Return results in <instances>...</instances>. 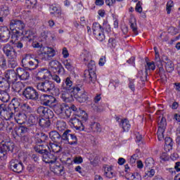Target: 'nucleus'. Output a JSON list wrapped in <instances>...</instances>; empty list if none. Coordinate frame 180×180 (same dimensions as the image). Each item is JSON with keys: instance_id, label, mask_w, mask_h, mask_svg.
Returning a JSON list of instances; mask_svg holds the SVG:
<instances>
[{"instance_id": "3", "label": "nucleus", "mask_w": 180, "mask_h": 180, "mask_svg": "<svg viewBox=\"0 0 180 180\" xmlns=\"http://www.w3.org/2000/svg\"><path fill=\"white\" fill-rule=\"evenodd\" d=\"M47 59V56L44 55L43 53H39V58H32L30 56H26L22 60V67L27 68V70H30V71H33V70H36L37 67H39V63H41V61H46Z\"/></svg>"}, {"instance_id": "5", "label": "nucleus", "mask_w": 180, "mask_h": 180, "mask_svg": "<svg viewBox=\"0 0 180 180\" xmlns=\"http://www.w3.org/2000/svg\"><path fill=\"white\" fill-rule=\"evenodd\" d=\"M34 150L38 154L42 155V160L46 164H54L57 161V156H55L53 153H49L44 145H36Z\"/></svg>"}, {"instance_id": "14", "label": "nucleus", "mask_w": 180, "mask_h": 180, "mask_svg": "<svg viewBox=\"0 0 180 180\" xmlns=\"http://www.w3.org/2000/svg\"><path fill=\"white\" fill-rule=\"evenodd\" d=\"M41 103L44 105V106H49L50 108H53L54 106V103H56L57 99L54 98V96L51 95L43 94L40 96Z\"/></svg>"}, {"instance_id": "12", "label": "nucleus", "mask_w": 180, "mask_h": 180, "mask_svg": "<svg viewBox=\"0 0 180 180\" xmlns=\"http://www.w3.org/2000/svg\"><path fill=\"white\" fill-rule=\"evenodd\" d=\"M13 153V143L6 142L0 146V158L1 160L8 159V153Z\"/></svg>"}, {"instance_id": "53", "label": "nucleus", "mask_w": 180, "mask_h": 180, "mask_svg": "<svg viewBox=\"0 0 180 180\" xmlns=\"http://www.w3.org/2000/svg\"><path fill=\"white\" fill-rule=\"evenodd\" d=\"M46 109H47V108H46V107L39 106L37 109V113H38V115H39V116H41L42 117H44V115L46 113Z\"/></svg>"}, {"instance_id": "39", "label": "nucleus", "mask_w": 180, "mask_h": 180, "mask_svg": "<svg viewBox=\"0 0 180 180\" xmlns=\"http://www.w3.org/2000/svg\"><path fill=\"white\" fill-rule=\"evenodd\" d=\"M129 23L132 32L134 33L136 36H137V34H139V32L137 31V24L136 23V18H131L129 20Z\"/></svg>"}, {"instance_id": "57", "label": "nucleus", "mask_w": 180, "mask_h": 180, "mask_svg": "<svg viewBox=\"0 0 180 180\" xmlns=\"http://www.w3.org/2000/svg\"><path fill=\"white\" fill-rule=\"evenodd\" d=\"M173 7H174V1H172V0H169V1H167L166 5V11H167V15H169V13H171V8H173Z\"/></svg>"}, {"instance_id": "49", "label": "nucleus", "mask_w": 180, "mask_h": 180, "mask_svg": "<svg viewBox=\"0 0 180 180\" xmlns=\"http://www.w3.org/2000/svg\"><path fill=\"white\" fill-rule=\"evenodd\" d=\"M0 67L1 68H6V57L4 54L0 53Z\"/></svg>"}, {"instance_id": "41", "label": "nucleus", "mask_w": 180, "mask_h": 180, "mask_svg": "<svg viewBox=\"0 0 180 180\" xmlns=\"http://www.w3.org/2000/svg\"><path fill=\"white\" fill-rule=\"evenodd\" d=\"M45 56L48 60H50V58H53V57L56 56V51L53 48L48 47L46 54H45Z\"/></svg>"}, {"instance_id": "46", "label": "nucleus", "mask_w": 180, "mask_h": 180, "mask_svg": "<svg viewBox=\"0 0 180 180\" xmlns=\"http://www.w3.org/2000/svg\"><path fill=\"white\" fill-rule=\"evenodd\" d=\"M9 15V8L8 7H3L0 8V16L1 18H6Z\"/></svg>"}, {"instance_id": "17", "label": "nucleus", "mask_w": 180, "mask_h": 180, "mask_svg": "<svg viewBox=\"0 0 180 180\" xmlns=\"http://www.w3.org/2000/svg\"><path fill=\"white\" fill-rule=\"evenodd\" d=\"M4 77L10 85L18 81V73L13 70H6L4 72Z\"/></svg>"}, {"instance_id": "2", "label": "nucleus", "mask_w": 180, "mask_h": 180, "mask_svg": "<svg viewBox=\"0 0 180 180\" xmlns=\"http://www.w3.org/2000/svg\"><path fill=\"white\" fill-rule=\"evenodd\" d=\"M88 120V114L82 110L77 111L75 116H72L69 120V124L76 130H84V123Z\"/></svg>"}, {"instance_id": "58", "label": "nucleus", "mask_w": 180, "mask_h": 180, "mask_svg": "<svg viewBox=\"0 0 180 180\" xmlns=\"http://www.w3.org/2000/svg\"><path fill=\"white\" fill-rule=\"evenodd\" d=\"M165 131V129H158V139L159 141H161L164 140V133Z\"/></svg>"}, {"instance_id": "33", "label": "nucleus", "mask_w": 180, "mask_h": 180, "mask_svg": "<svg viewBox=\"0 0 180 180\" xmlns=\"http://www.w3.org/2000/svg\"><path fill=\"white\" fill-rule=\"evenodd\" d=\"M104 176H106V178H109V179H112V178H115V176H116V173L113 172L111 167H109L105 168Z\"/></svg>"}, {"instance_id": "43", "label": "nucleus", "mask_w": 180, "mask_h": 180, "mask_svg": "<svg viewBox=\"0 0 180 180\" xmlns=\"http://www.w3.org/2000/svg\"><path fill=\"white\" fill-rule=\"evenodd\" d=\"M110 33L112 32V29L110 28V25L108 24V22H103V26H101V33Z\"/></svg>"}, {"instance_id": "44", "label": "nucleus", "mask_w": 180, "mask_h": 180, "mask_svg": "<svg viewBox=\"0 0 180 180\" xmlns=\"http://www.w3.org/2000/svg\"><path fill=\"white\" fill-rule=\"evenodd\" d=\"M92 30L94 34H95V33H98L102 30V25H101V24L98 22H94L93 23Z\"/></svg>"}, {"instance_id": "55", "label": "nucleus", "mask_w": 180, "mask_h": 180, "mask_svg": "<svg viewBox=\"0 0 180 180\" xmlns=\"http://www.w3.org/2000/svg\"><path fill=\"white\" fill-rule=\"evenodd\" d=\"M94 35L98 41H103V40H105V32H95Z\"/></svg>"}, {"instance_id": "35", "label": "nucleus", "mask_w": 180, "mask_h": 180, "mask_svg": "<svg viewBox=\"0 0 180 180\" xmlns=\"http://www.w3.org/2000/svg\"><path fill=\"white\" fill-rule=\"evenodd\" d=\"M56 129L58 131H65V129H67V124L64 121L59 120L56 122Z\"/></svg>"}, {"instance_id": "11", "label": "nucleus", "mask_w": 180, "mask_h": 180, "mask_svg": "<svg viewBox=\"0 0 180 180\" xmlns=\"http://www.w3.org/2000/svg\"><path fill=\"white\" fill-rule=\"evenodd\" d=\"M63 141H66L70 146H74V144H78V138L75 134H72V131L70 129H66L63 134Z\"/></svg>"}, {"instance_id": "62", "label": "nucleus", "mask_w": 180, "mask_h": 180, "mask_svg": "<svg viewBox=\"0 0 180 180\" xmlns=\"http://www.w3.org/2000/svg\"><path fill=\"white\" fill-rule=\"evenodd\" d=\"M160 162H165L169 160V156L166 153H162L160 157Z\"/></svg>"}, {"instance_id": "10", "label": "nucleus", "mask_w": 180, "mask_h": 180, "mask_svg": "<svg viewBox=\"0 0 180 180\" xmlns=\"http://www.w3.org/2000/svg\"><path fill=\"white\" fill-rule=\"evenodd\" d=\"M75 98L79 102L84 103L88 101V94L82 88V86L78 85L75 90Z\"/></svg>"}, {"instance_id": "34", "label": "nucleus", "mask_w": 180, "mask_h": 180, "mask_svg": "<svg viewBox=\"0 0 180 180\" xmlns=\"http://www.w3.org/2000/svg\"><path fill=\"white\" fill-rule=\"evenodd\" d=\"M81 58L83 60L84 64H88L91 60V53H89L88 51H84L81 55Z\"/></svg>"}, {"instance_id": "15", "label": "nucleus", "mask_w": 180, "mask_h": 180, "mask_svg": "<svg viewBox=\"0 0 180 180\" xmlns=\"http://www.w3.org/2000/svg\"><path fill=\"white\" fill-rule=\"evenodd\" d=\"M37 89L41 91L42 92H51L54 89V83L51 81L45 80L44 82L37 84Z\"/></svg>"}, {"instance_id": "24", "label": "nucleus", "mask_w": 180, "mask_h": 180, "mask_svg": "<svg viewBox=\"0 0 180 180\" xmlns=\"http://www.w3.org/2000/svg\"><path fill=\"white\" fill-rule=\"evenodd\" d=\"M51 77V72L48 70H44L38 72L37 75V79H50Z\"/></svg>"}, {"instance_id": "4", "label": "nucleus", "mask_w": 180, "mask_h": 180, "mask_svg": "<svg viewBox=\"0 0 180 180\" xmlns=\"http://www.w3.org/2000/svg\"><path fill=\"white\" fill-rule=\"evenodd\" d=\"M2 50L8 60V67H10V68H15V67H18V62L16 61L18 52H16L15 48L9 44H6L3 46Z\"/></svg>"}, {"instance_id": "1", "label": "nucleus", "mask_w": 180, "mask_h": 180, "mask_svg": "<svg viewBox=\"0 0 180 180\" xmlns=\"http://www.w3.org/2000/svg\"><path fill=\"white\" fill-rule=\"evenodd\" d=\"M20 102L13 98L8 105L5 103L0 104V117L4 120H14L18 124H23L27 119L26 114L20 112Z\"/></svg>"}, {"instance_id": "56", "label": "nucleus", "mask_w": 180, "mask_h": 180, "mask_svg": "<svg viewBox=\"0 0 180 180\" xmlns=\"http://www.w3.org/2000/svg\"><path fill=\"white\" fill-rule=\"evenodd\" d=\"M129 176V179L131 180H141V175H140V174H139L138 172L130 173V175Z\"/></svg>"}, {"instance_id": "61", "label": "nucleus", "mask_w": 180, "mask_h": 180, "mask_svg": "<svg viewBox=\"0 0 180 180\" xmlns=\"http://www.w3.org/2000/svg\"><path fill=\"white\" fill-rule=\"evenodd\" d=\"M154 175H155V170H154V169H150L146 172L144 176H145V178H146V176H148L149 178H153V176H154Z\"/></svg>"}, {"instance_id": "52", "label": "nucleus", "mask_w": 180, "mask_h": 180, "mask_svg": "<svg viewBox=\"0 0 180 180\" xmlns=\"http://www.w3.org/2000/svg\"><path fill=\"white\" fill-rule=\"evenodd\" d=\"M137 160H139V154H134L132 156H131L128 162L133 167L134 165H135Z\"/></svg>"}, {"instance_id": "50", "label": "nucleus", "mask_w": 180, "mask_h": 180, "mask_svg": "<svg viewBox=\"0 0 180 180\" xmlns=\"http://www.w3.org/2000/svg\"><path fill=\"white\" fill-rule=\"evenodd\" d=\"M155 70V63L154 62H147L146 65V71H154Z\"/></svg>"}, {"instance_id": "30", "label": "nucleus", "mask_w": 180, "mask_h": 180, "mask_svg": "<svg viewBox=\"0 0 180 180\" xmlns=\"http://www.w3.org/2000/svg\"><path fill=\"white\" fill-rule=\"evenodd\" d=\"M39 124L42 129H48V127L51 126V122H50V120L47 118H41L39 120Z\"/></svg>"}, {"instance_id": "29", "label": "nucleus", "mask_w": 180, "mask_h": 180, "mask_svg": "<svg viewBox=\"0 0 180 180\" xmlns=\"http://www.w3.org/2000/svg\"><path fill=\"white\" fill-rule=\"evenodd\" d=\"M25 88V84L22 82H15L13 83L12 89H13L14 92H20V91Z\"/></svg>"}, {"instance_id": "54", "label": "nucleus", "mask_w": 180, "mask_h": 180, "mask_svg": "<svg viewBox=\"0 0 180 180\" xmlns=\"http://www.w3.org/2000/svg\"><path fill=\"white\" fill-rule=\"evenodd\" d=\"M147 75H148V72H147L146 70H145L144 72H143V70H141L138 74V76L140 77L142 82L147 81Z\"/></svg>"}, {"instance_id": "7", "label": "nucleus", "mask_w": 180, "mask_h": 180, "mask_svg": "<svg viewBox=\"0 0 180 180\" xmlns=\"http://www.w3.org/2000/svg\"><path fill=\"white\" fill-rule=\"evenodd\" d=\"M29 133V128L25 126L15 127L13 131L12 132L13 137H20L22 143H29V136L25 135Z\"/></svg>"}, {"instance_id": "48", "label": "nucleus", "mask_w": 180, "mask_h": 180, "mask_svg": "<svg viewBox=\"0 0 180 180\" xmlns=\"http://www.w3.org/2000/svg\"><path fill=\"white\" fill-rule=\"evenodd\" d=\"M54 116V112L51 109H49L46 108V110L45 111V114L44 115V117L45 119H53V117Z\"/></svg>"}, {"instance_id": "63", "label": "nucleus", "mask_w": 180, "mask_h": 180, "mask_svg": "<svg viewBox=\"0 0 180 180\" xmlns=\"http://www.w3.org/2000/svg\"><path fill=\"white\" fill-rule=\"evenodd\" d=\"M25 41H26L22 38L20 41L15 44V47H17V49H22Z\"/></svg>"}, {"instance_id": "45", "label": "nucleus", "mask_w": 180, "mask_h": 180, "mask_svg": "<svg viewBox=\"0 0 180 180\" xmlns=\"http://www.w3.org/2000/svg\"><path fill=\"white\" fill-rule=\"evenodd\" d=\"M49 140V136H47V135L43 134L41 136V139L40 137H37L35 139V142L37 143V144H40V141L41 143H44L46 142V141Z\"/></svg>"}, {"instance_id": "25", "label": "nucleus", "mask_w": 180, "mask_h": 180, "mask_svg": "<svg viewBox=\"0 0 180 180\" xmlns=\"http://www.w3.org/2000/svg\"><path fill=\"white\" fill-rule=\"evenodd\" d=\"M53 110H55L56 113L58 115H61V113H64L65 111V104L58 103L56 101V103H53Z\"/></svg>"}, {"instance_id": "47", "label": "nucleus", "mask_w": 180, "mask_h": 180, "mask_svg": "<svg viewBox=\"0 0 180 180\" xmlns=\"http://www.w3.org/2000/svg\"><path fill=\"white\" fill-rule=\"evenodd\" d=\"M165 68L167 72H172L174 70V63L172 60H168V62H165Z\"/></svg>"}, {"instance_id": "22", "label": "nucleus", "mask_w": 180, "mask_h": 180, "mask_svg": "<svg viewBox=\"0 0 180 180\" xmlns=\"http://www.w3.org/2000/svg\"><path fill=\"white\" fill-rule=\"evenodd\" d=\"M17 76L23 81H26V79H29V77H30V74L29 72L26 71L25 69L22 68H18L16 70Z\"/></svg>"}, {"instance_id": "26", "label": "nucleus", "mask_w": 180, "mask_h": 180, "mask_svg": "<svg viewBox=\"0 0 180 180\" xmlns=\"http://www.w3.org/2000/svg\"><path fill=\"white\" fill-rule=\"evenodd\" d=\"M45 148H49L50 151H52V153H54L55 154H58V153H61L63 150V148H61V146L56 144V143H51V145L44 146Z\"/></svg>"}, {"instance_id": "19", "label": "nucleus", "mask_w": 180, "mask_h": 180, "mask_svg": "<svg viewBox=\"0 0 180 180\" xmlns=\"http://www.w3.org/2000/svg\"><path fill=\"white\" fill-rule=\"evenodd\" d=\"M61 98L63 102H72L74 101V97L75 96V91L61 90Z\"/></svg>"}, {"instance_id": "6", "label": "nucleus", "mask_w": 180, "mask_h": 180, "mask_svg": "<svg viewBox=\"0 0 180 180\" xmlns=\"http://www.w3.org/2000/svg\"><path fill=\"white\" fill-rule=\"evenodd\" d=\"M87 64L89 70L84 71L85 81L89 85L95 86V84H96L97 81L96 73L94 71V68H95V62L94 60H90Z\"/></svg>"}, {"instance_id": "59", "label": "nucleus", "mask_w": 180, "mask_h": 180, "mask_svg": "<svg viewBox=\"0 0 180 180\" xmlns=\"http://www.w3.org/2000/svg\"><path fill=\"white\" fill-rule=\"evenodd\" d=\"M145 164H146V166L149 167V168L150 167H153V165H154V159H153V158H148L145 160Z\"/></svg>"}, {"instance_id": "40", "label": "nucleus", "mask_w": 180, "mask_h": 180, "mask_svg": "<svg viewBox=\"0 0 180 180\" xmlns=\"http://www.w3.org/2000/svg\"><path fill=\"white\" fill-rule=\"evenodd\" d=\"M90 127L93 131H97L101 133L102 131V128L101 127V124L98 122H93L91 124Z\"/></svg>"}, {"instance_id": "37", "label": "nucleus", "mask_w": 180, "mask_h": 180, "mask_svg": "<svg viewBox=\"0 0 180 180\" xmlns=\"http://www.w3.org/2000/svg\"><path fill=\"white\" fill-rule=\"evenodd\" d=\"M0 101L6 103L9 102V94L6 91H0Z\"/></svg>"}, {"instance_id": "23", "label": "nucleus", "mask_w": 180, "mask_h": 180, "mask_svg": "<svg viewBox=\"0 0 180 180\" xmlns=\"http://www.w3.org/2000/svg\"><path fill=\"white\" fill-rule=\"evenodd\" d=\"M49 137L55 143H61L63 141V134L61 136L57 131H51L49 133Z\"/></svg>"}, {"instance_id": "21", "label": "nucleus", "mask_w": 180, "mask_h": 180, "mask_svg": "<svg viewBox=\"0 0 180 180\" xmlns=\"http://www.w3.org/2000/svg\"><path fill=\"white\" fill-rule=\"evenodd\" d=\"M25 36L22 38L25 41H28V43H32L33 40H34L35 37H37L36 34V32L32 30L25 31Z\"/></svg>"}, {"instance_id": "64", "label": "nucleus", "mask_w": 180, "mask_h": 180, "mask_svg": "<svg viewBox=\"0 0 180 180\" xmlns=\"http://www.w3.org/2000/svg\"><path fill=\"white\" fill-rule=\"evenodd\" d=\"M135 11H136L139 13H141V12H143V7H141V1H139L136 4V8H135Z\"/></svg>"}, {"instance_id": "36", "label": "nucleus", "mask_w": 180, "mask_h": 180, "mask_svg": "<svg viewBox=\"0 0 180 180\" xmlns=\"http://www.w3.org/2000/svg\"><path fill=\"white\" fill-rule=\"evenodd\" d=\"M63 64L66 69L70 72H74V66L72 65V60L71 59H66L63 61Z\"/></svg>"}, {"instance_id": "38", "label": "nucleus", "mask_w": 180, "mask_h": 180, "mask_svg": "<svg viewBox=\"0 0 180 180\" xmlns=\"http://www.w3.org/2000/svg\"><path fill=\"white\" fill-rule=\"evenodd\" d=\"M174 142L172 141V139L170 137H166L165 139V148H168V151H169V150H172Z\"/></svg>"}, {"instance_id": "16", "label": "nucleus", "mask_w": 180, "mask_h": 180, "mask_svg": "<svg viewBox=\"0 0 180 180\" xmlns=\"http://www.w3.org/2000/svg\"><path fill=\"white\" fill-rule=\"evenodd\" d=\"M77 86H78V85L75 86L74 83L72 82V80H71V77H68L63 80L62 85L60 86V90L75 91V89H77Z\"/></svg>"}, {"instance_id": "28", "label": "nucleus", "mask_w": 180, "mask_h": 180, "mask_svg": "<svg viewBox=\"0 0 180 180\" xmlns=\"http://www.w3.org/2000/svg\"><path fill=\"white\" fill-rule=\"evenodd\" d=\"M156 66L158 68V70H156L157 73L160 75L162 79H164L165 78V70H164L162 62H158V63H156Z\"/></svg>"}, {"instance_id": "9", "label": "nucleus", "mask_w": 180, "mask_h": 180, "mask_svg": "<svg viewBox=\"0 0 180 180\" xmlns=\"http://www.w3.org/2000/svg\"><path fill=\"white\" fill-rule=\"evenodd\" d=\"M25 26L23 21L20 20L15 19L11 20L10 22V29L16 34H23V29H25Z\"/></svg>"}, {"instance_id": "60", "label": "nucleus", "mask_w": 180, "mask_h": 180, "mask_svg": "<svg viewBox=\"0 0 180 180\" xmlns=\"http://www.w3.org/2000/svg\"><path fill=\"white\" fill-rule=\"evenodd\" d=\"M22 108V110H25V112H27V113H32V112H33L32 107H30L29 104L24 103Z\"/></svg>"}, {"instance_id": "13", "label": "nucleus", "mask_w": 180, "mask_h": 180, "mask_svg": "<svg viewBox=\"0 0 180 180\" xmlns=\"http://www.w3.org/2000/svg\"><path fill=\"white\" fill-rule=\"evenodd\" d=\"M9 168L11 171H13V172L20 174V172L23 171L25 166H23L22 161L12 159L9 162Z\"/></svg>"}, {"instance_id": "18", "label": "nucleus", "mask_w": 180, "mask_h": 180, "mask_svg": "<svg viewBox=\"0 0 180 180\" xmlns=\"http://www.w3.org/2000/svg\"><path fill=\"white\" fill-rule=\"evenodd\" d=\"M49 67L51 71L53 72H58V74H61L64 72V68L63 65L60 64L58 60H52L49 63Z\"/></svg>"}, {"instance_id": "27", "label": "nucleus", "mask_w": 180, "mask_h": 180, "mask_svg": "<svg viewBox=\"0 0 180 180\" xmlns=\"http://www.w3.org/2000/svg\"><path fill=\"white\" fill-rule=\"evenodd\" d=\"M10 86L11 84L6 80V78L0 76V89H4V91H6V89H9Z\"/></svg>"}, {"instance_id": "31", "label": "nucleus", "mask_w": 180, "mask_h": 180, "mask_svg": "<svg viewBox=\"0 0 180 180\" xmlns=\"http://www.w3.org/2000/svg\"><path fill=\"white\" fill-rule=\"evenodd\" d=\"M49 11H51V15H55L58 18L61 16V8H58L54 5H51L49 7Z\"/></svg>"}, {"instance_id": "8", "label": "nucleus", "mask_w": 180, "mask_h": 180, "mask_svg": "<svg viewBox=\"0 0 180 180\" xmlns=\"http://www.w3.org/2000/svg\"><path fill=\"white\" fill-rule=\"evenodd\" d=\"M22 96L27 101H39V92L33 86H28L22 91Z\"/></svg>"}, {"instance_id": "20", "label": "nucleus", "mask_w": 180, "mask_h": 180, "mask_svg": "<svg viewBox=\"0 0 180 180\" xmlns=\"http://www.w3.org/2000/svg\"><path fill=\"white\" fill-rule=\"evenodd\" d=\"M11 37V31L6 27H0V40L1 41H8Z\"/></svg>"}, {"instance_id": "51", "label": "nucleus", "mask_w": 180, "mask_h": 180, "mask_svg": "<svg viewBox=\"0 0 180 180\" xmlns=\"http://www.w3.org/2000/svg\"><path fill=\"white\" fill-rule=\"evenodd\" d=\"M158 129H162V130H165L167 128V120L165 117H162L160 122L158 123Z\"/></svg>"}, {"instance_id": "32", "label": "nucleus", "mask_w": 180, "mask_h": 180, "mask_svg": "<svg viewBox=\"0 0 180 180\" xmlns=\"http://www.w3.org/2000/svg\"><path fill=\"white\" fill-rule=\"evenodd\" d=\"M120 120L121 122L120 123V127H122L124 131H129V130H130V123L129 122V120L127 119Z\"/></svg>"}, {"instance_id": "42", "label": "nucleus", "mask_w": 180, "mask_h": 180, "mask_svg": "<svg viewBox=\"0 0 180 180\" xmlns=\"http://www.w3.org/2000/svg\"><path fill=\"white\" fill-rule=\"evenodd\" d=\"M27 123H29L30 126H35L36 123H37V117L33 114L30 115Z\"/></svg>"}]
</instances>
